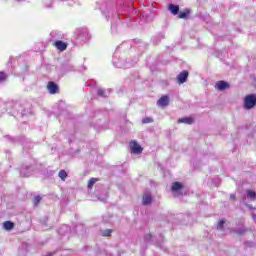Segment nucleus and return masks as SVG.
I'll list each match as a JSON object with an SVG mask.
<instances>
[{"label": "nucleus", "mask_w": 256, "mask_h": 256, "mask_svg": "<svg viewBox=\"0 0 256 256\" xmlns=\"http://www.w3.org/2000/svg\"><path fill=\"white\" fill-rule=\"evenodd\" d=\"M58 177H60L62 181H65V179H67V172L65 170H61L58 174Z\"/></svg>", "instance_id": "obj_19"}, {"label": "nucleus", "mask_w": 256, "mask_h": 256, "mask_svg": "<svg viewBox=\"0 0 256 256\" xmlns=\"http://www.w3.org/2000/svg\"><path fill=\"white\" fill-rule=\"evenodd\" d=\"M153 201V197L150 192H145L143 195L142 203L143 205H151Z\"/></svg>", "instance_id": "obj_9"}, {"label": "nucleus", "mask_w": 256, "mask_h": 256, "mask_svg": "<svg viewBox=\"0 0 256 256\" xmlns=\"http://www.w3.org/2000/svg\"><path fill=\"white\" fill-rule=\"evenodd\" d=\"M97 183V178H91L88 182V189H93V185Z\"/></svg>", "instance_id": "obj_20"}, {"label": "nucleus", "mask_w": 256, "mask_h": 256, "mask_svg": "<svg viewBox=\"0 0 256 256\" xmlns=\"http://www.w3.org/2000/svg\"><path fill=\"white\" fill-rule=\"evenodd\" d=\"M248 209L253 210V205H247Z\"/></svg>", "instance_id": "obj_31"}, {"label": "nucleus", "mask_w": 256, "mask_h": 256, "mask_svg": "<svg viewBox=\"0 0 256 256\" xmlns=\"http://www.w3.org/2000/svg\"><path fill=\"white\" fill-rule=\"evenodd\" d=\"M4 229H6V231H11V229H13V227H15V224L11 221H6L3 224Z\"/></svg>", "instance_id": "obj_16"}, {"label": "nucleus", "mask_w": 256, "mask_h": 256, "mask_svg": "<svg viewBox=\"0 0 256 256\" xmlns=\"http://www.w3.org/2000/svg\"><path fill=\"white\" fill-rule=\"evenodd\" d=\"M130 150L131 153H133L134 155H139L143 153V147H141V145H139V143H137V141L135 140H132L130 142Z\"/></svg>", "instance_id": "obj_4"}, {"label": "nucleus", "mask_w": 256, "mask_h": 256, "mask_svg": "<svg viewBox=\"0 0 256 256\" xmlns=\"http://www.w3.org/2000/svg\"><path fill=\"white\" fill-rule=\"evenodd\" d=\"M20 173H21V175H23L24 177H27V175H29V174H27V173H25V172L23 171V168L20 170Z\"/></svg>", "instance_id": "obj_27"}, {"label": "nucleus", "mask_w": 256, "mask_h": 256, "mask_svg": "<svg viewBox=\"0 0 256 256\" xmlns=\"http://www.w3.org/2000/svg\"><path fill=\"white\" fill-rule=\"evenodd\" d=\"M243 204H244V205H247V197H244V198H243Z\"/></svg>", "instance_id": "obj_28"}, {"label": "nucleus", "mask_w": 256, "mask_h": 256, "mask_svg": "<svg viewBox=\"0 0 256 256\" xmlns=\"http://www.w3.org/2000/svg\"><path fill=\"white\" fill-rule=\"evenodd\" d=\"M189 15V12H180L178 17L179 19H186V17Z\"/></svg>", "instance_id": "obj_21"}, {"label": "nucleus", "mask_w": 256, "mask_h": 256, "mask_svg": "<svg viewBox=\"0 0 256 256\" xmlns=\"http://www.w3.org/2000/svg\"><path fill=\"white\" fill-rule=\"evenodd\" d=\"M52 41H55L54 45L59 51H65L67 49V43L58 40V39H63V34L61 32L53 31L50 34Z\"/></svg>", "instance_id": "obj_2"}, {"label": "nucleus", "mask_w": 256, "mask_h": 256, "mask_svg": "<svg viewBox=\"0 0 256 256\" xmlns=\"http://www.w3.org/2000/svg\"><path fill=\"white\" fill-rule=\"evenodd\" d=\"M168 10L172 13V15H177L179 13V6L174 5V4H170L168 6Z\"/></svg>", "instance_id": "obj_12"}, {"label": "nucleus", "mask_w": 256, "mask_h": 256, "mask_svg": "<svg viewBox=\"0 0 256 256\" xmlns=\"http://www.w3.org/2000/svg\"><path fill=\"white\" fill-rule=\"evenodd\" d=\"M237 233H239V235H243L245 233V229H238Z\"/></svg>", "instance_id": "obj_26"}, {"label": "nucleus", "mask_w": 256, "mask_h": 256, "mask_svg": "<svg viewBox=\"0 0 256 256\" xmlns=\"http://www.w3.org/2000/svg\"><path fill=\"white\" fill-rule=\"evenodd\" d=\"M225 227V220H220L216 226L217 231H223Z\"/></svg>", "instance_id": "obj_18"}, {"label": "nucleus", "mask_w": 256, "mask_h": 256, "mask_svg": "<svg viewBox=\"0 0 256 256\" xmlns=\"http://www.w3.org/2000/svg\"><path fill=\"white\" fill-rule=\"evenodd\" d=\"M47 89L50 95H55L59 93V86H57L55 82H49L47 85Z\"/></svg>", "instance_id": "obj_6"}, {"label": "nucleus", "mask_w": 256, "mask_h": 256, "mask_svg": "<svg viewBox=\"0 0 256 256\" xmlns=\"http://www.w3.org/2000/svg\"><path fill=\"white\" fill-rule=\"evenodd\" d=\"M69 231H71V228H69L68 225H63V226H61V228L59 229L58 233H59L60 235H66V234L69 233Z\"/></svg>", "instance_id": "obj_15"}, {"label": "nucleus", "mask_w": 256, "mask_h": 256, "mask_svg": "<svg viewBox=\"0 0 256 256\" xmlns=\"http://www.w3.org/2000/svg\"><path fill=\"white\" fill-rule=\"evenodd\" d=\"M111 233H113L112 229H106V230L100 231V235L102 237H111Z\"/></svg>", "instance_id": "obj_17"}, {"label": "nucleus", "mask_w": 256, "mask_h": 256, "mask_svg": "<svg viewBox=\"0 0 256 256\" xmlns=\"http://www.w3.org/2000/svg\"><path fill=\"white\" fill-rule=\"evenodd\" d=\"M75 2H73V0H69L68 1V5H73Z\"/></svg>", "instance_id": "obj_30"}, {"label": "nucleus", "mask_w": 256, "mask_h": 256, "mask_svg": "<svg viewBox=\"0 0 256 256\" xmlns=\"http://www.w3.org/2000/svg\"><path fill=\"white\" fill-rule=\"evenodd\" d=\"M188 77H189V72H187V70H184L180 74H178L177 81L179 85H183V83H187Z\"/></svg>", "instance_id": "obj_5"}, {"label": "nucleus", "mask_w": 256, "mask_h": 256, "mask_svg": "<svg viewBox=\"0 0 256 256\" xmlns=\"http://www.w3.org/2000/svg\"><path fill=\"white\" fill-rule=\"evenodd\" d=\"M39 203H41V196H36L34 198V205H35V207H37L39 205Z\"/></svg>", "instance_id": "obj_23"}, {"label": "nucleus", "mask_w": 256, "mask_h": 256, "mask_svg": "<svg viewBox=\"0 0 256 256\" xmlns=\"http://www.w3.org/2000/svg\"><path fill=\"white\" fill-rule=\"evenodd\" d=\"M256 105V96L253 94H250L245 97L244 99V109H253Z\"/></svg>", "instance_id": "obj_3"}, {"label": "nucleus", "mask_w": 256, "mask_h": 256, "mask_svg": "<svg viewBox=\"0 0 256 256\" xmlns=\"http://www.w3.org/2000/svg\"><path fill=\"white\" fill-rule=\"evenodd\" d=\"M193 121V117H184L178 119V123H185L186 125H192Z\"/></svg>", "instance_id": "obj_10"}, {"label": "nucleus", "mask_w": 256, "mask_h": 256, "mask_svg": "<svg viewBox=\"0 0 256 256\" xmlns=\"http://www.w3.org/2000/svg\"><path fill=\"white\" fill-rule=\"evenodd\" d=\"M181 189H183V184H181L180 182H174L172 184L173 193H177L178 191H181Z\"/></svg>", "instance_id": "obj_11"}, {"label": "nucleus", "mask_w": 256, "mask_h": 256, "mask_svg": "<svg viewBox=\"0 0 256 256\" xmlns=\"http://www.w3.org/2000/svg\"><path fill=\"white\" fill-rule=\"evenodd\" d=\"M230 199H235V194H231Z\"/></svg>", "instance_id": "obj_32"}, {"label": "nucleus", "mask_w": 256, "mask_h": 256, "mask_svg": "<svg viewBox=\"0 0 256 256\" xmlns=\"http://www.w3.org/2000/svg\"><path fill=\"white\" fill-rule=\"evenodd\" d=\"M252 217H253V219H256V215L255 214H253Z\"/></svg>", "instance_id": "obj_33"}, {"label": "nucleus", "mask_w": 256, "mask_h": 256, "mask_svg": "<svg viewBox=\"0 0 256 256\" xmlns=\"http://www.w3.org/2000/svg\"><path fill=\"white\" fill-rule=\"evenodd\" d=\"M7 80V75L5 72H0V83H3V81Z\"/></svg>", "instance_id": "obj_22"}, {"label": "nucleus", "mask_w": 256, "mask_h": 256, "mask_svg": "<svg viewBox=\"0 0 256 256\" xmlns=\"http://www.w3.org/2000/svg\"><path fill=\"white\" fill-rule=\"evenodd\" d=\"M145 239H146V240L151 239V234L146 235Z\"/></svg>", "instance_id": "obj_29"}, {"label": "nucleus", "mask_w": 256, "mask_h": 256, "mask_svg": "<svg viewBox=\"0 0 256 256\" xmlns=\"http://www.w3.org/2000/svg\"><path fill=\"white\" fill-rule=\"evenodd\" d=\"M169 105V96H162L158 101H157V106L161 107L162 109L164 107H167Z\"/></svg>", "instance_id": "obj_8"}, {"label": "nucleus", "mask_w": 256, "mask_h": 256, "mask_svg": "<svg viewBox=\"0 0 256 256\" xmlns=\"http://www.w3.org/2000/svg\"><path fill=\"white\" fill-rule=\"evenodd\" d=\"M246 197L247 199H250L251 201L256 200V192L253 190H246Z\"/></svg>", "instance_id": "obj_14"}, {"label": "nucleus", "mask_w": 256, "mask_h": 256, "mask_svg": "<svg viewBox=\"0 0 256 256\" xmlns=\"http://www.w3.org/2000/svg\"><path fill=\"white\" fill-rule=\"evenodd\" d=\"M229 87H231V85L225 81H218L215 85L217 91H225V89H229Z\"/></svg>", "instance_id": "obj_7"}, {"label": "nucleus", "mask_w": 256, "mask_h": 256, "mask_svg": "<svg viewBox=\"0 0 256 256\" xmlns=\"http://www.w3.org/2000/svg\"><path fill=\"white\" fill-rule=\"evenodd\" d=\"M98 95L99 97H107V95H105V90L103 89H98Z\"/></svg>", "instance_id": "obj_24"}, {"label": "nucleus", "mask_w": 256, "mask_h": 256, "mask_svg": "<svg viewBox=\"0 0 256 256\" xmlns=\"http://www.w3.org/2000/svg\"><path fill=\"white\" fill-rule=\"evenodd\" d=\"M112 63L117 69H129L133 67V65H135V63L131 61L125 62V60L123 58H120L119 54L117 53L113 55Z\"/></svg>", "instance_id": "obj_1"}, {"label": "nucleus", "mask_w": 256, "mask_h": 256, "mask_svg": "<svg viewBox=\"0 0 256 256\" xmlns=\"http://www.w3.org/2000/svg\"><path fill=\"white\" fill-rule=\"evenodd\" d=\"M142 123H153V119L152 118H144L142 120Z\"/></svg>", "instance_id": "obj_25"}, {"label": "nucleus", "mask_w": 256, "mask_h": 256, "mask_svg": "<svg viewBox=\"0 0 256 256\" xmlns=\"http://www.w3.org/2000/svg\"><path fill=\"white\" fill-rule=\"evenodd\" d=\"M18 1H21V0H18Z\"/></svg>", "instance_id": "obj_34"}, {"label": "nucleus", "mask_w": 256, "mask_h": 256, "mask_svg": "<svg viewBox=\"0 0 256 256\" xmlns=\"http://www.w3.org/2000/svg\"><path fill=\"white\" fill-rule=\"evenodd\" d=\"M42 3L46 9H53L55 0H42Z\"/></svg>", "instance_id": "obj_13"}]
</instances>
